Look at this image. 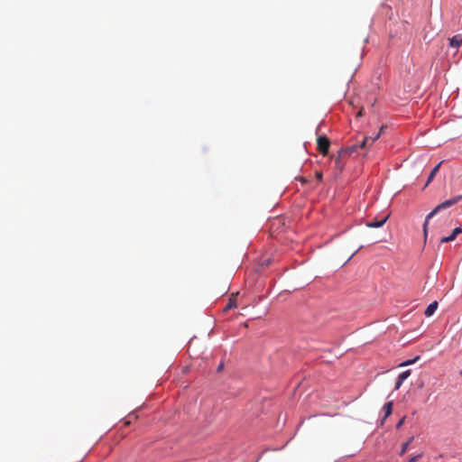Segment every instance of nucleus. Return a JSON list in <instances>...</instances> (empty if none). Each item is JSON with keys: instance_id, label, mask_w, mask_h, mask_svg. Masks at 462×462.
Masks as SVG:
<instances>
[{"instance_id": "1", "label": "nucleus", "mask_w": 462, "mask_h": 462, "mask_svg": "<svg viewBox=\"0 0 462 462\" xmlns=\"http://www.w3.org/2000/svg\"><path fill=\"white\" fill-rule=\"evenodd\" d=\"M462 200V195H457L450 199L445 200L444 202L439 204L430 213H429L426 217L425 222L423 224V235H424V240L426 241L428 236V225L430 218H432L440 210L446 209L459 201Z\"/></svg>"}, {"instance_id": "2", "label": "nucleus", "mask_w": 462, "mask_h": 462, "mask_svg": "<svg viewBox=\"0 0 462 462\" xmlns=\"http://www.w3.org/2000/svg\"><path fill=\"white\" fill-rule=\"evenodd\" d=\"M329 146H330V141L327 136L320 135L318 137L317 149L323 156L328 155Z\"/></svg>"}, {"instance_id": "3", "label": "nucleus", "mask_w": 462, "mask_h": 462, "mask_svg": "<svg viewBox=\"0 0 462 462\" xmlns=\"http://www.w3.org/2000/svg\"><path fill=\"white\" fill-rule=\"evenodd\" d=\"M358 148H360L359 145H351L346 148L341 149L338 152L337 158L336 159V162L338 163L341 156L343 155H351L354 152H356Z\"/></svg>"}, {"instance_id": "4", "label": "nucleus", "mask_w": 462, "mask_h": 462, "mask_svg": "<svg viewBox=\"0 0 462 462\" xmlns=\"http://www.w3.org/2000/svg\"><path fill=\"white\" fill-rule=\"evenodd\" d=\"M388 217H389V215H386V216H384L383 217H382L380 219L374 218V219L367 222L366 226L368 227H372V228L381 227L387 221Z\"/></svg>"}, {"instance_id": "5", "label": "nucleus", "mask_w": 462, "mask_h": 462, "mask_svg": "<svg viewBox=\"0 0 462 462\" xmlns=\"http://www.w3.org/2000/svg\"><path fill=\"white\" fill-rule=\"evenodd\" d=\"M449 44L453 48H459L462 45V35L457 34L449 40Z\"/></svg>"}, {"instance_id": "6", "label": "nucleus", "mask_w": 462, "mask_h": 462, "mask_svg": "<svg viewBox=\"0 0 462 462\" xmlns=\"http://www.w3.org/2000/svg\"><path fill=\"white\" fill-rule=\"evenodd\" d=\"M442 162H440L439 164H437L433 169L432 171H430L429 177H428V180L425 184V187L428 186L431 181L432 180L434 179V177L436 176V174L438 173V171H439V168H440V165H441Z\"/></svg>"}, {"instance_id": "7", "label": "nucleus", "mask_w": 462, "mask_h": 462, "mask_svg": "<svg viewBox=\"0 0 462 462\" xmlns=\"http://www.w3.org/2000/svg\"><path fill=\"white\" fill-rule=\"evenodd\" d=\"M437 308H438V302L437 301H433L432 303H430L427 307V309H426V310L424 312L425 316H427V317L432 316L434 314V312L436 311Z\"/></svg>"}, {"instance_id": "8", "label": "nucleus", "mask_w": 462, "mask_h": 462, "mask_svg": "<svg viewBox=\"0 0 462 462\" xmlns=\"http://www.w3.org/2000/svg\"><path fill=\"white\" fill-rule=\"evenodd\" d=\"M393 402H388L383 405V410L384 411V419L391 415L393 411Z\"/></svg>"}, {"instance_id": "9", "label": "nucleus", "mask_w": 462, "mask_h": 462, "mask_svg": "<svg viewBox=\"0 0 462 462\" xmlns=\"http://www.w3.org/2000/svg\"><path fill=\"white\" fill-rule=\"evenodd\" d=\"M236 307V295L235 294H232L231 298L229 299V301L228 303L226 304V306L225 307L224 310L225 311H227L228 310H231V309H234Z\"/></svg>"}, {"instance_id": "10", "label": "nucleus", "mask_w": 462, "mask_h": 462, "mask_svg": "<svg viewBox=\"0 0 462 462\" xmlns=\"http://www.w3.org/2000/svg\"><path fill=\"white\" fill-rule=\"evenodd\" d=\"M373 143H371V136H365L363 141L360 143L359 147L361 149H365L369 146H371Z\"/></svg>"}, {"instance_id": "11", "label": "nucleus", "mask_w": 462, "mask_h": 462, "mask_svg": "<svg viewBox=\"0 0 462 462\" xmlns=\"http://www.w3.org/2000/svg\"><path fill=\"white\" fill-rule=\"evenodd\" d=\"M413 440V437L410 438V439L403 443L402 446V449H401V452H400V455L402 456L406 453L407 449H408V447L410 445V443H411Z\"/></svg>"}, {"instance_id": "12", "label": "nucleus", "mask_w": 462, "mask_h": 462, "mask_svg": "<svg viewBox=\"0 0 462 462\" xmlns=\"http://www.w3.org/2000/svg\"><path fill=\"white\" fill-rule=\"evenodd\" d=\"M462 234V228L461 227H456L451 235L449 236L451 237V240L454 241L457 235Z\"/></svg>"}, {"instance_id": "13", "label": "nucleus", "mask_w": 462, "mask_h": 462, "mask_svg": "<svg viewBox=\"0 0 462 462\" xmlns=\"http://www.w3.org/2000/svg\"><path fill=\"white\" fill-rule=\"evenodd\" d=\"M410 375H411V371L406 370V371L402 372V374H400L398 377H399L400 381L404 382V380H406Z\"/></svg>"}, {"instance_id": "14", "label": "nucleus", "mask_w": 462, "mask_h": 462, "mask_svg": "<svg viewBox=\"0 0 462 462\" xmlns=\"http://www.w3.org/2000/svg\"><path fill=\"white\" fill-rule=\"evenodd\" d=\"M383 129H384V126L383 125V126H381L380 131H379L376 134H374V135L371 136V143H374L376 140H378V139H379V137H380V135H381V133H382V131H383Z\"/></svg>"}, {"instance_id": "15", "label": "nucleus", "mask_w": 462, "mask_h": 462, "mask_svg": "<svg viewBox=\"0 0 462 462\" xmlns=\"http://www.w3.org/2000/svg\"><path fill=\"white\" fill-rule=\"evenodd\" d=\"M420 357L419 356H416L414 359H409V360H406L404 362H402L400 366H406V365H410L413 363L416 362V360H418Z\"/></svg>"}, {"instance_id": "16", "label": "nucleus", "mask_w": 462, "mask_h": 462, "mask_svg": "<svg viewBox=\"0 0 462 462\" xmlns=\"http://www.w3.org/2000/svg\"><path fill=\"white\" fill-rule=\"evenodd\" d=\"M422 457V453H420L418 455L411 456L407 462H416L419 458Z\"/></svg>"}, {"instance_id": "17", "label": "nucleus", "mask_w": 462, "mask_h": 462, "mask_svg": "<svg viewBox=\"0 0 462 462\" xmlns=\"http://www.w3.org/2000/svg\"><path fill=\"white\" fill-rule=\"evenodd\" d=\"M451 237L448 236H444L440 239V243L443 244V243H448V242H451Z\"/></svg>"}, {"instance_id": "18", "label": "nucleus", "mask_w": 462, "mask_h": 462, "mask_svg": "<svg viewBox=\"0 0 462 462\" xmlns=\"http://www.w3.org/2000/svg\"><path fill=\"white\" fill-rule=\"evenodd\" d=\"M402 383L403 382L400 381V379L398 378L397 382L395 383L394 390H398L401 387V385L402 384Z\"/></svg>"}, {"instance_id": "19", "label": "nucleus", "mask_w": 462, "mask_h": 462, "mask_svg": "<svg viewBox=\"0 0 462 462\" xmlns=\"http://www.w3.org/2000/svg\"><path fill=\"white\" fill-rule=\"evenodd\" d=\"M405 420V417H402L396 425L397 429H400Z\"/></svg>"}, {"instance_id": "20", "label": "nucleus", "mask_w": 462, "mask_h": 462, "mask_svg": "<svg viewBox=\"0 0 462 462\" xmlns=\"http://www.w3.org/2000/svg\"><path fill=\"white\" fill-rule=\"evenodd\" d=\"M316 177H317V179H318L319 180H322V173H321V172H319V171H317V172H316Z\"/></svg>"}, {"instance_id": "21", "label": "nucleus", "mask_w": 462, "mask_h": 462, "mask_svg": "<svg viewBox=\"0 0 462 462\" xmlns=\"http://www.w3.org/2000/svg\"><path fill=\"white\" fill-rule=\"evenodd\" d=\"M300 181H301L302 183L307 182V180H306L305 178H303V177H300Z\"/></svg>"}, {"instance_id": "22", "label": "nucleus", "mask_w": 462, "mask_h": 462, "mask_svg": "<svg viewBox=\"0 0 462 462\" xmlns=\"http://www.w3.org/2000/svg\"><path fill=\"white\" fill-rule=\"evenodd\" d=\"M363 115V109H361L358 113H357V116H361Z\"/></svg>"}, {"instance_id": "23", "label": "nucleus", "mask_w": 462, "mask_h": 462, "mask_svg": "<svg viewBox=\"0 0 462 462\" xmlns=\"http://www.w3.org/2000/svg\"><path fill=\"white\" fill-rule=\"evenodd\" d=\"M460 374L462 375V372L460 373Z\"/></svg>"}]
</instances>
